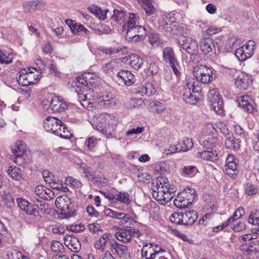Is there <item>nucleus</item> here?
Here are the masks:
<instances>
[{
  "mask_svg": "<svg viewBox=\"0 0 259 259\" xmlns=\"http://www.w3.org/2000/svg\"><path fill=\"white\" fill-rule=\"evenodd\" d=\"M152 190L153 197L160 204L165 205L174 197L176 187L169 185L166 178L161 177L153 182Z\"/></svg>",
  "mask_w": 259,
  "mask_h": 259,
  "instance_id": "obj_1",
  "label": "nucleus"
},
{
  "mask_svg": "<svg viewBox=\"0 0 259 259\" xmlns=\"http://www.w3.org/2000/svg\"><path fill=\"white\" fill-rule=\"evenodd\" d=\"M118 123V119L116 116L104 113L95 118L93 127L106 136H110L115 132Z\"/></svg>",
  "mask_w": 259,
  "mask_h": 259,
  "instance_id": "obj_2",
  "label": "nucleus"
},
{
  "mask_svg": "<svg viewBox=\"0 0 259 259\" xmlns=\"http://www.w3.org/2000/svg\"><path fill=\"white\" fill-rule=\"evenodd\" d=\"M36 200L39 204L33 205L22 198L16 199L18 206L28 214L35 217L39 215V212L38 209L42 213H49V212L47 211V210L49 209V204L45 202H42L40 199H37Z\"/></svg>",
  "mask_w": 259,
  "mask_h": 259,
  "instance_id": "obj_3",
  "label": "nucleus"
},
{
  "mask_svg": "<svg viewBox=\"0 0 259 259\" xmlns=\"http://www.w3.org/2000/svg\"><path fill=\"white\" fill-rule=\"evenodd\" d=\"M162 60L164 63L170 66L177 76L179 77L181 75V66L171 47H166L163 49Z\"/></svg>",
  "mask_w": 259,
  "mask_h": 259,
  "instance_id": "obj_4",
  "label": "nucleus"
},
{
  "mask_svg": "<svg viewBox=\"0 0 259 259\" xmlns=\"http://www.w3.org/2000/svg\"><path fill=\"white\" fill-rule=\"evenodd\" d=\"M193 74L197 81L208 83L212 80L213 69L204 65H197L193 68Z\"/></svg>",
  "mask_w": 259,
  "mask_h": 259,
  "instance_id": "obj_5",
  "label": "nucleus"
},
{
  "mask_svg": "<svg viewBox=\"0 0 259 259\" xmlns=\"http://www.w3.org/2000/svg\"><path fill=\"white\" fill-rule=\"evenodd\" d=\"M142 259H155L157 255L165 252V250L155 243H146L141 249Z\"/></svg>",
  "mask_w": 259,
  "mask_h": 259,
  "instance_id": "obj_6",
  "label": "nucleus"
},
{
  "mask_svg": "<svg viewBox=\"0 0 259 259\" xmlns=\"http://www.w3.org/2000/svg\"><path fill=\"white\" fill-rule=\"evenodd\" d=\"M162 28L167 32L177 35L184 34V28L170 16H166L160 22Z\"/></svg>",
  "mask_w": 259,
  "mask_h": 259,
  "instance_id": "obj_7",
  "label": "nucleus"
},
{
  "mask_svg": "<svg viewBox=\"0 0 259 259\" xmlns=\"http://www.w3.org/2000/svg\"><path fill=\"white\" fill-rule=\"evenodd\" d=\"M255 47V42L249 40L244 46L236 49L235 56L239 61H245L253 55Z\"/></svg>",
  "mask_w": 259,
  "mask_h": 259,
  "instance_id": "obj_8",
  "label": "nucleus"
},
{
  "mask_svg": "<svg viewBox=\"0 0 259 259\" xmlns=\"http://www.w3.org/2000/svg\"><path fill=\"white\" fill-rule=\"evenodd\" d=\"M205 32L202 33L203 37L199 41V47L201 52L208 57L214 58L216 56L215 47L213 40L210 37H205Z\"/></svg>",
  "mask_w": 259,
  "mask_h": 259,
  "instance_id": "obj_9",
  "label": "nucleus"
},
{
  "mask_svg": "<svg viewBox=\"0 0 259 259\" xmlns=\"http://www.w3.org/2000/svg\"><path fill=\"white\" fill-rule=\"evenodd\" d=\"M186 34H187V33L184 30V34L180 35L181 38L179 41V43L182 46V49L188 53L194 55L197 52V42L195 39L191 37L186 36Z\"/></svg>",
  "mask_w": 259,
  "mask_h": 259,
  "instance_id": "obj_10",
  "label": "nucleus"
},
{
  "mask_svg": "<svg viewBox=\"0 0 259 259\" xmlns=\"http://www.w3.org/2000/svg\"><path fill=\"white\" fill-rule=\"evenodd\" d=\"M75 91L77 93L80 104L84 108H91L95 105L96 96L91 93L84 94L85 91H82L79 85L75 84Z\"/></svg>",
  "mask_w": 259,
  "mask_h": 259,
  "instance_id": "obj_11",
  "label": "nucleus"
},
{
  "mask_svg": "<svg viewBox=\"0 0 259 259\" xmlns=\"http://www.w3.org/2000/svg\"><path fill=\"white\" fill-rule=\"evenodd\" d=\"M208 100L211 106V109L217 114H222L223 113V100L216 90H211L209 91Z\"/></svg>",
  "mask_w": 259,
  "mask_h": 259,
  "instance_id": "obj_12",
  "label": "nucleus"
},
{
  "mask_svg": "<svg viewBox=\"0 0 259 259\" xmlns=\"http://www.w3.org/2000/svg\"><path fill=\"white\" fill-rule=\"evenodd\" d=\"M238 160L232 154H228L225 165V171L230 178H234L238 174Z\"/></svg>",
  "mask_w": 259,
  "mask_h": 259,
  "instance_id": "obj_13",
  "label": "nucleus"
},
{
  "mask_svg": "<svg viewBox=\"0 0 259 259\" xmlns=\"http://www.w3.org/2000/svg\"><path fill=\"white\" fill-rule=\"evenodd\" d=\"M31 69V67L27 69L24 68L19 71L17 74L18 76H17V80L19 84L22 86H28L34 83V76ZM32 69H35V68H32Z\"/></svg>",
  "mask_w": 259,
  "mask_h": 259,
  "instance_id": "obj_14",
  "label": "nucleus"
},
{
  "mask_svg": "<svg viewBox=\"0 0 259 259\" xmlns=\"http://www.w3.org/2000/svg\"><path fill=\"white\" fill-rule=\"evenodd\" d=\"M200 144L208 149H213L221 146L222 140L218 135H211L207 137H201L199 140Z\"/></svg>",
  "mask_w": 259,
  "mask_h": 259,
  "instance_id": "obj_15",
  "label": "nucleus"
},
{
  "mask_svg": "<svg viewBox=\"0 0 259 259\" xmlns=\"http://www.w3.org/2000/svg\"><path fill=\"white\" fill-rule=\"evenodd\" d=\"M104 195L111 202L120 203L128 205L131 201L130 195L125 192H119L116 194L105 193Z\"/></svg>",
  "mask_w": 259,
  "mask_h": 259,
  "instance_id": "obj_16",
  "label": "nucleus"
},
{
  "mask_svg": "<svg viewBox=\"0 0 259 259\" xmlns=\"http://www.w3.org/2000/svg\"><path fill=\"white\" fill-rule=\"evenodd\" d=\"M251 82L250 76L243 72L239 73L235 78V86L240 91L246 90Z\"/></svg>",
  "mask_w": 259,
  "mask_h": 259,
  "instance_id": "obj_17",
  "label": "nucleus"
},
{
  "mask_svg": "<svg viewBox=\"0 0 259 259\" xmlns=\"http://www.w3.org/2000/svg\"><path fill=\"white\" fill-rule=\"evenodd\" d=\"M237 101L239 106L248 113H253L256 109L255 103L249 95L242 96L238 99Z\"/></svg>",
  "mask_w": 259,
  "mask_h": 259,
  "instance_id": "obj_18",
  "label": "nucleus"
},
{
  "mask_svg": "<svg viewBox=\"0 0 259 259\" xmlns=\"http://www.w3.org/2000/svg\"><path fill=\"white\" fill-rule=\"evenodd\" d=\"M110 250L120 259H127L129 256L127 247L122 244H120L114 240L110 243Z\"/></svg>",
  "mask_w": 259,
  "mask_h": 259,
  "instance_id": "obj_19",
  "label": "nucleus"
},
{
  "mask_svg": "<svg viewBox=\"0 0 259 259\" xmlns=\"http://www.w3.org/2000/svg\"><path fill=\"white\" fill-rule=\"evenodd\" d=\"M155 92L153 84L150 82L140 84L134 88V93L141 96L150 97L154 95Z\"/></svg>",
  "mask_w": 259,
  "mask_h": 259,
  "instance_id": "obj_20",
  "label": "nucleus"
},
{
  "mask_svg": "<svg viewBox=\"0 0 259 259\" xmlns=\"http://www.w3.org/2000/svg\"><path fill=\"white\" fill-rule=\"evenodd\" d=\"M67 104L63 101L61 97L53 95L51 97V100L50 102V108L53 112H60L63 111L67 108Z\"/></svg>",
  "mask_w": 259,
  "mask_h": 259,
  "instance_id": "obj_21",
  "label": "nucleus"
},
{
  "mask_svg": "<svg viewBox=\"0 0 259 259\" xmlns=\"http://www.w3.org/2000/svg\"><path fill=\"white\" fill-rule=\"evenodd\" d=\"M63 248V245L60 242L53 241L51 245V252H50L51 259H69L62 251Z\"/></svg>",
  "mask_w": 259,
  "mask_h": 259,
  "instance_id": "obj_22",
  "label": "nucleus"
},
{
  "mask_svg": "<svg viewBox=\"0 0 259 259\" xmlns=\"http://www.w3.org/2000/svg\"><path fill=\"white\" fill-rule=\"evenodd\" d=\"M93 77L97 78V74L91 72L83 73L81 75L76 78V80L77 82L76 83H78L79 84L77 85H79V87L81 88L82 91L84 92L87 91L88 81L91 80Z\"/></svg>",
  "mask_w": 259,
  "mask_h": 259,
  "instance_id": "obj_23",
  "label": "nucleus"
},
{
  "mask_svg": "<svg viewBox=\"0 0 259 259\" xmlns=\"http://www.w3.org/2000/svg\"><path fill=\"white\" fill-rule=\"evenodd\" d=\"M71 205V200L67 195L59 196L55 200L56 207L63 211L69 210Z\"/></svg>",
  "mask_w": 259,
  "mask_h": 259,
  "instance_id": "obj_24",
  "label": "nucleus"
},
{
  "mask_svg": "<svg viewBox=\"0 0 259 259\" xmlns=\"http://www.w3.org/2000/svg\"><path fill=\"white\" fill-rule=\"evenodd\" d=\"M240 249L250 255L259 253V240H255L249 243H244L240 246Z\"/></svg>",
  "mask_w": 259,
  "mask_h": 259,
  "instance_id": "obj_25",
  "label": "nucleus"
},
{
  "mask_svg": "<svg viewBox=\"0 0 259 259\" xmlns=\"http://www.w3.org/2000/svg\"><path fill=\"white\" fill-rule=\"evenodd\" d=\"M98 102L102 103L103 105L106 107L114 106L117 103V99L111 93H104L98 98Z\"/></svg>",
  "mask_w": 259,
  "mask_h": 259,
  "instance_id": "obj_26",
  "label": "nucleus"
},
{
  "mask_svg": "<svg viewBox=\"0 0 259 259\" xmlns=\"http://www.w3.org/2000/svg\"><path fill=\"white\" fill-rule=\"evenodd\" d=\"M186 193H180L174 199L175 206L179 208H184L191 205L192 203L187 197Z\"/></svg>",
  "mask_w": 259,
  "mask_h": 259,
  "instance_id": "obj_27",
  "label": "nucleus"
},
{
  "mask_svg": "<svg viewBox=\"0 0 259 259\" xmlns=\"http://www.w3.org/2000/svg\"><path fill=\"white\" fill-rule=\"evenodd\" d=\"M115 237L119 241L126 243L131 241V233L129 229L121 228L114 234Z\"/></svg>",
  "mask_w": 259,
  "mask_h": 259,
  "instance_id": "obj_28",
  "label": "nucleus"
},
{
  "mask_svg": "<svg viewBox=\"0 0 259 259\" xmlns=\"http://www.w3.org/2000/svg\"><path fill=\"white\" fill-rule=\"evenodd\" d=\"M111 236L109 233H104L98 239L94 244L95 248L97 250L103 252L106 248L107 245L109 243Z\"/></svg>",
  "mask_w": 259,
  "mask_h": 259,
  "instance_id": "obj_29",
  "label": "nucleus"
},
{
  "mask_svg": "<svg viewBox=\"0 0 259 259\" xmlns=\"http://www.w3.org/2000/svg\"><path fill=\"white\" fill-rule=\"evenodd\" d=\"M117 76L126 85H131L135 82L134 75L127 70H121L117 74Z\"/></svg>",
  "mask_w": 259,
  "mask_h": 259,
  "instance_id": "obj_30",
  "label": "nucleus"
},
{
  "mask_svg": "<svg viewBox=\"0 0 259 259\" xmlns=\"http://www.w3.org/2000/svg\"><path fill=\"white\" fill-rule=\"evenodd\" d=\"M44 7V3L41 1L27 2L23 4V8L25 12H33L36 9H42Z\"/></svg>",
  "mask_w": 259,
  "mask_h": 259,
  "instance_id": "obj_31",
  "label": "nucleus"
},
{
  "mask_svg": "<svg viewBox=\"0 0 259 259\" xmlns=\"http://www.w3.org/2000/svg\"><path fill=\"white\" fill-rule=\"evenodd\" d=\"M198 81H196L194 78H189L186 80L185 87L183 92H193L199 93L201 92V89L198 85Z\"/></svg>",
  "mask_w": 259,
  "mask_h": 259,
  "instance_id": "obj_32",
  "label": "nucleus"
},
{
  "mask_svg": "<svg viewBox=\"0 0 259 259\" xmlns=\"http://www.w3.org/2000/svg\"><path fill=\"white\" fill-rule=\"evenodd\" d=\"M198 154L200 158L205 160L214 162L218 160L217 151L213 149H210V150L198 151Z\"/></svg>",
  "mask_w": 259,
  "mask_h": 259,
  "instance_id": "obj_33",
  "label": "nucleus"
},
{
  "mask_svg": "<svg viewBox=\"0 0 259 259\" xmlns=\"http://www.w3.org/2000/svg\"><path fill=\"white\" fill-rule=\"evenodd\" d=\"M11 150L15 156L20 158L26 151V144L22 141H18L11 146Z\"/></svg>",
  "mask_w": 259,
  "mask_h": 259,
  "instance_id": "obj_34",
  "label": "nucleus"
},
{
  "mask_svg": "<svg viewBox=\"0 0 259 259\" xmlns=\"http://www.w3.org/2000/svg\"><path fill=\"white\" fill-rule=\"evenodd\" d=\"M66 23L69 26L72 32L76 34L77 32H83L84 34H88L89 30L84 27L82 24L77 23L71 20H66Z\"/></svg>",
  "mask_w": 259,
  "mask_h": 259,
  "instance_id": "obj_35",
  "label": "nucleus"
},
{
  "mask_svg": "<svg viewBox=\"0 0 259 259\" xmlns=\"http://www.w3.org/2000/svg\"><path fill=\"white\" fill-rule=\"evenodd\" d=\"M197 213L194 210L182 212L183 225H191L197 220Z\"/></svg>",
  "mask_w": 259,
  "mask_h": 259,
  "instance_id": "obj_36",
  "label": "nucleus"
},
{
  "mask_svg": "<svg viewBox=\"0 0 259 259\" xmlns=\"http://www.w3.org/2000/svg\"><path fill=\"white\" fill-rule=\"evenodd\" d=\"M65 242L69 249L74 252L79 251L81 248L80 242L74 236L67 237Z\"/></svg>",
  "mask_w": 259,
  "mask_h": 259,
  "instance_id": "obj_37",
  "label": "nucleus"
},
{
  "mask_svg": "<svg viewBox=\"0 0 259 259\" xmlns=\"http://www.w3.org/2000/svg\"><path fill=\"white\" fill-rule=\"evenodd\" d=\"M165 109V106L163 103L156 101L151 102L149 106V111L156 114L162 113Z\"/></svg>",
  "mask_w": 259,
  "mask_h": 259,
  "instance_id": "obj_38",
  "label": "nucleus"
},
{
  "mask_svg": "<svg viewBox=\"0 0 259 259\" xmlns=\"http://www.w3.org/2000/svg\"><path fill=\"white\" fill-rule=\"evenodd\" d=\"M248 221L249 223L257 226L253 230L254 233L259 235V210H252L249 215Z\"/></svg>",
  "mask_w": 259,
  "mask_h": 259,
  "instance_id": "obj_39",
  "label": "nucleus"
},
{
  "mask_svg": "<svg viewBox=\"0 0 259 259\" xmlns=\"http://www.w3.org/2000/svg\"><path fill=\"white\" fill-rule=\"evenodd\" d=\"M89 11L93 14L98 18L104 20L107 17V13L108 10L107 9L102 10L100 7L97 6H92L88 8Z\"/></svg>",
  "mask_w": 259,
  "mask_h": 259,
  "instance_id": "obj_40",
  "label": "nucleus"
},
{
  "mask_svg": "<svg viewBox=\"0 0 259 259\" xmlns=\"http://www.w3.org/2000/svg\"><path fill=\"white\" fill-rule=\"evenodd\" d=\"M50 124H51L52 127L50 132L55 135H58L59 132L61 131L63 124L61 120L57 119L54 117L50 116Z\"/></svg>",
  "mask_w": 259,
  "mask_h": 259,
  "instance_id": "obj_41",
  "label": "nucleus"
},
{
  "mask_svg": "<svg viewBox=\"0 0 259 259\" xmlns=\"http://www.w3.org/2000/svg\"><path fill=\"white\" fill-rule=\"evenodd\" d=\"M144 60L137 54H133L130 56L129 64L135 69H139L143 65Z\"/></svg>",
  "mask_w": 259,
  "mask_h": 259,
  "instance_id": "obj_42",
  "label": "nucleus"
},
{
  "mask_svg": "<svg viewBox=\"0 0 259 259\" xmlns=\"http://www.w3.org/2000/svg\"><path fill=\"white\" fill-rule=\"evenodd\" d=\"M140 27H145L142 25H138L136 26H132V27H130L128 26H122V31L126 33V37L131 38V36H134V35L140 34Z\"/></svg>",
  "mask_w": 259,
  "mask_h": 259,
  "instance_id": "obj_43",
  "label": "nucleus"
},
{
  "mask_svg": "<svg viewBox=\"0 0 259 259\" xmlns=\"http://www.w3.org/2000/svg\"><path fill=\"white\" fill-rule=\"evenodd\" d=\"M120 62L117 60H112L106 64L103 67L104 72L110 74L114 70H118L120 67Z\"/></svg>",
  "mask_w": 259,
  "mask_h": 259,
  "instance_id": "obj_44",
  "label": "nucleus"
},
{
  "mask_svg": "<svg viewBox=\"0 0 259 259\" xmlns=\"http://www.w3.org/2000/svg\"><path fill=\"white\" fill-rule=\"evenodd\" d=\"M126 49V48L124 46L113 48L100 47L99 48V51L106 55H111L116 53H118L121 51L124 50Z\"/></svg>",
  "mask_w": 259,
  "mask_h": 259,
  "instance_id": "obj_45",
  "label": "nucleus"
},
{
  "mask_svg": "<svg viewBox=\"0 0 259 259\" xmlns=\"http://www.w3.org/2000/svg\"><path fill=\"white\" fill-rule=\"evenodd\" d=\"M114 219L121 220L119 224L125 227H128V223L127 220H132V217L128 214L123 212H120L115 211Z\"/></svg>",
  "mask_w": 259,
  "mask_h": 259,
  "instance_id": "obj_46",
  "label": "nucleus"
},
{
  "mask_svg": "<svg viewBox=\"0 0 259 259\" xmlns=\"http://www.w3.org/2000/svg\"><path fill=\"white\" fill-rule=\"evenodd\" d=\"M225 145L226 148L229 149H236L239 147L238 142H237L236 139L230 134L226 137L225 140Z\"/></svg>",
  "mask_w": 259,
  "mask_h": 259,
  "instance_id": "obj_47",
  "label": "nucleus"
},
{
  "mask_svg": "<svg viewBox=\"0 0 259 259\" xmlns=\"http://www.w3.org/2000/svg\"><path fill=\"white\" fill-rule=\"evenodd\" d=\"M79 170L82 171L85 177L89 180H93L95 177L94 170L87 166L84 163H81L79 165Z\"/></svg>",
  "mask_w": 259,
  "mask_h": 259,
  "instance_id": "obj_48",
  "label": "nucleus"
},
{
  "mask_svg": "<svg viewBox=\"0 0 259 259\" xmlns=\"http://www.w3.org/2000/svg\"><path fill=\"white\" fill-rule=\"evenodd\" d=\"M218 133L211 123H205L201 131V137H207L211 135H217Z\"/></svg>",
  "mask_w": 259,
  "mask_h": 259,
  "instance_id": "obj_49",
  "label": "nucleus"
},
{
  "mask_svg": "<svg viewBox=\"0 0 259 259\" xmlns=\"http://www.w3.org/2000/svg\"><path fill=\"white\" fill-rule=\"evenodd\" d=\"M140 3L147 15L154 13L155 9L149 0H142Z\"/></svg>",
  "mask_w": 259,
  "mask_h": 259,
  "instance_id": "obj_50",
  "label": "nucleus"
},
{
  "mask_svg": "<svg viewBox=\"0 0 259 259\" xmlns=\"http://www.w3.org/2000/svg\"><path fill=\"white\" fill-rule=\"evenodd\" d=\"M127 14L122 10H114L112 19L118 23H121L125 20V17L127 16Z\"/></svg>",
  "mask_w": 259,
  "mask_h": 259,
  "instance_id": "obj_51",
  "label": "nucleus"
},
{
  "mask_svg": "<svg viewBox=\"0 0 259 259\" xmlns=\"http://www.w3.org/2000/svg\"><path fill=\"white\" fill-rule=\"evenodd\" d=\"M147 34V30L145 27L140 28V34L131 36V38L126 37L127 39L132 42H138L140 40H143Z\"/></svg>",
  "mask_w": 259,
  "mask_h": 259,
  "instance_id": "obj_52",
  "label": "nucleus"
},
{
  "mask_svg": "<svg viewBox=\"0 0 259 259\" xmlns=\"http://www.w3.org/2000/svg\"><path fill=\"white\" fill-rule=\"evenodd\" d=\"M128 19L127 22L122 25V26H128L130 27H132V26H136L137 25V24H139V22L138 21L139 19V16L137 14L135 13H129L127 14Z\"/></svg>",
  "mask_w": 259,
  "mask_h": 259,
  "instance_id": "obj_53",
  "label": "nucleus"
},
{
  "mask_svg": "<svg viewBox=\"0 0 259 259\" xmlns=\"http://www.w3.org/2000/svg\"><path fill=\"white\" fill-rule=\"evenodd\" d=\"M144 104V101L139 98H132L129 100L125 104L127 108L132 109L142 106Z\"/></svg>",
  "mask_w": 259,
  "mask_h": 259,
  "instance_id": "obj_54",
  "label": "nucleus"
},
{
  "mask_svg": "<svg viewBox=\"0 0 259 259\" xmlns=\"http://www.w3.org/2000/svg\"><path fill=\"white\" fill-rule=\"evenodd\" d=\"M193 93L192 92L183 93V99L186 103L193 105L197 103L198 99L196 95L192 94Z\"/></svg>",
  "mask_w": 259,
  "mask_h": 259,
  "instance_id": "obj_55",
  "label": "nucleus"
},
{
  "mask_svg": "<svg viewBox=\"0 0 259 259\" xmlns=\"http://www.w3.org/2000/svg\"><path fill=\"white\" fill-rule=\"evenodd\" d=\"M8 174L13 179L19 180L21 178L20 168L17 166L9 167L7 170Z\"/></svg>",
  "mask_w": 259,
  "mask_h": 259,
  "instance_id": "obj_56",
  "label": "nucleus"
},
{
  "mask_svg": "<svg viewBox=\"0 0 259 259\" xmlns=\"http://www.w3.org/2000/svg\"><path fill=\"white\" fill-rule=\"evenodd\" d=\"M47 189L46 187L42 185H39L36 187L35 193L40 199L47 200L49 195Z\"/></svg>",
  "mask_w": 259,
  "mask_h": 259,
  "instance_id": "obj_57",
  "label": "nucleus"
},
{
  "mask_svg": "<svg viewBox=\"0 0 259 259\" xmlns=\"http://www.w3.org/2000/svg\"><path fill=\"white\" fill-rule=\"evenodd\" d=\"M244 190L246 194L251 196L255 195L257 193L258 188L254 184L247 183L244 185Z\"/></svg>",
  "mask_w": 259,
  "mask_h": 259,
  "instance_id": "obj_58",
  "label": "nucleus"
},
{
  "mask_svg": "<svg viewBox=\"0 0 259 259\" xmlns=\"http://www.w3.org/2000/svg\"><path fill=\"white\" fill-rule=\"evenodd\" d=\"M149 41L152 46H158L160 44L159 35L157 33L153 31L150 32L149 34Z\"/></svg>",
  "mask_w": 259,
  "mask_h": 259,
  "instance_id": "obj_59",
  "label": "nucleus"
},
{
  "mask_svg": "<svg viewBox=\"0 0 259 259\" xmlns=\"http://www.w3.org/2000/svg\"><path fill=\"white\" fill-rule=\"evenodd\" d=\"M193 147V143L192 140L189 138L184 139L182 143H180V148L182 151H187Z\"/></svg>",
  "mask_w": 259,
  "mask_h": 259,
  "instance_id": "obj_60",
  "label": "nucleus"
},
{
  "mask_svg": "<svg viewBox=\"0 0 259 259\" xmlns=\"http://www.w3.org/2000/svg\"><path fill=\"white\" fill-rule=\"evenodd\" d=\"M65 184L70 187L78 188L81 187V182L73 177H68L65 180Z\"/></svg>",
  "mask_w": 259,
  "mask_h": 259,
  "instance_id": "obj_61",
  "label": "nucleus"
},
{
  "mask_svg": "<svg viewBox=\"0 0 259 259\" xmlns=\"http://www.w3.org/2000/svg\"><path fill=\"white\" fill-rule=\"evenodd\" d=\"M182 151L180 148V143L175 144H171L166 149L164 150V153L166 155L172 154L179 152Z\"/></svg>",
  "mask_w": 259,
  "mask_h": 259,
  "instance_id": "obj_62",
  "label": "nucleus"
},
{
  "mask_svg": "<svg viewBox=\"0 0 259 259\" xmlns=\"http://www.w3.org/2000/svg\"><path fill=\"white\" fill-rule=\"evenodd\" d=\"M244 214V208L242 207H239L235 210L233 216L229 218L228 220H230V223L231 224L234 221L240 219Z\"/></svg>",
  "mask_w": 259,
  "mask_h": 259,
  "instance_id": "obj_63",
  "label": "nucleus"
},
{
  "mask_svg": "<svg viewBox=\"0 0 259 259\" xmlns=\"http://www.w3.org/2000/svg\"><path fill=\"white\" fill-rule=\"evenodd\" d=\"M169 220L171 223L178 225H183L184 222L182 219V212H175L172 213L169 217Z\"/></svg>",
  "mask_w": 259,
  "mask_h": 259,
  "instance_id": "obj_64",
  "label": "nucleus"
}]
</instances>
